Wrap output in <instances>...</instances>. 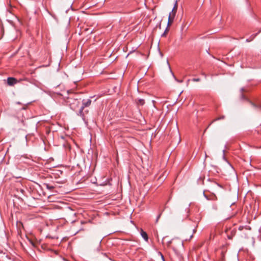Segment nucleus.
Instances as JSON below:
<instances>
[{
	"mask_svg": "<svg viewBox=\"0 0 261 261\" xmlns=\"http://www.w3.org/2000/svg\"><path fill=\"white\" fill-rule=\"evenodd\" d=\"M31 244L33 246H35V244L32 241H30Z\"/></svg>",
	"mask_w": 261,
	"mask_h": 261,
	"instance_id": "nucleus-21",
	"label": "nucleus"
},
{
	"mask_svg": "<svg viewBox=\"0 0 261 261\" xmlns=\"http://www.w3.org/2000/svg\"><path fill=\"white\" fill-rule=\"evenodd\" d=\"M175 80L178 83H182L183 82L182 80H177L175 77H174Z\"/></svg>",
	"mask_w": 261,
	"mask_h": 261,
	"instance_id": "nucleus-18",
	"label": "nucleus"
},
{
	"mask_svg": "<svg viewBox=\"0 0 261 261\" xmlns=\"http://www.w3.org/2000/svg\"><path fill=\"white\" fill-rule=\"evenodd\" d=\"M224 118H225V116H221L219 118H216L214 121H217V120H220V119H223Z\"/></svg>",
	"mask_w": 261,
	"mask_h": 261,
	"instance_id": "nucleus-16",
	"label": "nucleus"
},
{
	"mask_svg": "<svg viewBox=\"0 0 261 261\" xmlns=\"http://www.w3.org/2000/svg\"><path fill=\"white\" fill-rule=\"evenodd\" d=\"M223 159H224V160L226 161V158H225V157L224 154V155H223Z\"/></svg>",
	"mask_w": 261,
	"mask_h": 261,
	"instance_id": "nucleus-22",
	"label": "nucleus"
},
{
	"mask_svg": "<svg viewBox=\"0 0 261 261\" xmlns=\"http://www.w3.org/2000/svg\"><path fill=\"white\" fill-rule=\"evenodd\" d=\"M202 74L204 75V76H206V75L204 73H202Z\"/></svg>",
	"mask_w": 261,
	"mask_h": 261,
	"instance_id": "nucleus-25",
	"label": "nucleus"
},
{
	"mask_svg": "<svg viewBox=\"0 0 261 261\" xmlns=\"http://www.w3.org/2000/svg\"><path fill=\"white\" fill-rule=\"evenodd\" d=\"M7 82L9 85L12 86L16 83V80L13 77H8L7 79Z\"/></svg>",
	"mask_w": 261,
	"mask_h": 261,
	"instance_id": "nucleus-3",
	"label": "nucleus"
},
{
	"mask_svg": "<svg viewBox=\"0 0 261 261\" xmlns=\"http://www.w3.org/2000/svg\"><path fill=\"white\" fill-rule=\"evenodd\" d=\"M162 257L163 259L164 260V257H163V255H162Z\"/></svg>",
	"mask_w": 261,
	"mask_h": 261,
	"instance_id": "nucleus-24",
	"label": "nucleus"
},
{
	"mask_svg": "<svg viewBox=\"0 0 261 261\" xmlns=\"http://www.w3.org/2000/svg\"><path fill=\"white\" fill-rule=\"evenodd\" d=\"M175 17V14L174 13H170L168 17V24L167 27H168L173 21L174 18Z\"/></svg>",
	"mask_w": 261,
	"mask_h": 261,
	"instance_id": "nucleus-2",
	"label": "nucleus"
},
{
	"mask_svg": "<svg viewBox=\"0 0 261 261\" xmlns=\"http://www.w3.org/2000/svg\"><path fill=\"white\" fill-rule=\"evenodd\" d=\"M145 103V101L143 99H139L138 100V102H137V104L138 105H143Z\"/></svg>",
	"mask_w": 261,
	"mask_h": 261,
	"instance_id": "nucleus-10",
	"label": "nucleus"
},
{
	"mask_svg": "<svg viewBox=\"0 0 261 261\" xmlns=\"http://www.w3.org/2000/svg\"><path fill=\"white\" fill-rule=\"evenodd\" d=\"M260 32H259L258 33H256L255 34H253L252 35H251L250 36V40H253L256 36Z\"/></svg>",
	"mask_w": 261,
	"mask_h": 261,
	"instance_id": "nucleus-13",
	"label": "nucleus"
},
{
	"mask_svg": "<svg viewBox=\"0 0 261 261\" xmlns=\"http://www.w3.org/2000/svg\"><path fill=\"white\" fill-rule=\"evenodd\" d=\"M250 41H251V40L249 39H246V42H249Z\"/></svg>",
	"mask_w": 261,
	"mask_h": 261,
	"instance_id": "nucleus-20",
	"label": "nucleus"
},
{
	"mask_svg": "<svg viewBox=\"0 0 261 261\" xmlns=\"http://www.w3.org/2000/svg\"><path fill=\"white\" fill-rule=\"evenodd\" d=\"M193 82H199L200 79L199 78H194L192 79Z\"/></svg>",
	"mask_w": 261,
	"mask_h": 261,
	"instance_id": "nucleus-17",
	"label": "nucleus"
},
{
	"mask_svg": "<svg viewBox=\"0 0 261 261\" xmlns=\"http://www.w3.org/2000/svg\"><path fill=\"white\" fill-rule=\"evenodd\" d=\"M260 32H259L258 33H256L255 34H253L252 35H251L250 36V40H253L256 36Z\"/></svg>",
	"mask_w": 261,
	"mask_h": 261,
	"instance_id": "nucleus-14",
	"label": "nucleus"
},
{
	"mask_svg": "<svg viewBox=\"0 0 261 261\" xmlns=\"http://www.w3.org/2000/svg\"><path fill=\"white\" fill-rule=\"evenodd\" d=\"M177 1H176L175 3L174 7L172 9L171 12H170V13H174L175 15L176 10H177Z\"/></svg>",
	"mask_w": 261,
	"mask_h": 261,
	"instance_id": "nucleus-8",
	"label": "nucleus"
},
{
	"mask_svg": "<svg viewBox=\"0 0 261 261\" xmlns=\"http://www.w3.org/2000/svg\"><path fill=\"white\" fill-rule=\"evenodd\" d=\"M141 235L142 237L146 241H147L148 240V237L147 233L144 231L143 229L141 230Z\"/></svg>",
	"mask_w": 261,
	"mask_h": 261,
	"instance_id": "nucleus-5",
	"label": "nucleus"
},
{
	"mask_svg": "<svg viewBox=\"0 0 261 261\" xmlns=\"http://www.w3.org/2000/svg\"><path fill=\"white\" fill-rule=\"evenodd\" d=\"M168 27L166 28L165 31H164V33L162 35V36H165L166 35V34L168 32Z\"/></svg>",
	"mask_w": 261,
	"mask_h": 261,
	"instance_id": "nucleus-15",
	"label": "nucleus"
},
{
	"mask_svg": "<svg viewBox=\"0 0 261 261\" xmlns=\"http://www.w3.org/2000/svg\"><path fill=\"white\" fill-rule=\"evenodd\" d=\"M84 109V108L83 107H81L80 109V111H79V113H77V115L79 116H81L83 120H84V112H83Z\"/></svg>",
	"mask_w": 261,
	"mask_h": 261,
	"instance_id": "nucleus-6",
	"label": "nucleus"
},
{
	"mask_svg": "<svg viewBox=\"0 0 261 261\" xmlns=\"http://www.w3.org/2000/svg\"><path fill=\"white\" fill-rule=\"evenodd\" d=\"M80 104L79 101L77 99H74L73 102L70 104V106L71 109L75 110L76 108V106H78Z\"/></svg>",
	"mask_w": 261,
	"mask_h": 261,
	"instance_id": "nucleus-1",
	"label": "nucleus"
},
{
	"mask_svg": "<svg viewBox=\"0 0 261 261\" xmlns=\"http://www.w3.org/2000/svg\"><path fill=\"white\" fill-rule=\"evenodd\" d=\"M161 215H162V212L158 215V217L156 218V221H158V220L160 218V217H161Z\"/></svg>",
	"mask_w": 261,
	"mask_h": 261,
	"instance_id": "nucleus-19",
	"label": "nucleus"
},
{
	"mask_svg": "<svg viewBox=\"0 0 261 261\" xmlns=\"http://www.w3.org/2000/svg\"><path fill=\"white\" fill-rule=\"evenodd\" d=\"M192 231H193V233H192V234H191V235H190V236H189V239H188V238H185V240H186V241H187V240H191V238L193 237V234H194V233L196 232V228L193 229Z\"/></svg>",
	"mask_w": 261,
	"mask_h": 261,
	"instance_id": "nucleus-11",
	"label": "nucleus"
},
{
	"mask_svg": "<svg viewBox=\"0 0 261 261\" xmlns=\"http://www.w3.org/2000/svg\"><path fill=\"white\" fill-rule=\"evenodd\" d=\"M45 186H46V188L49 190H51L54 188V187L53 186H51L48 184H46Z\"/></svg>",
	"mask_w": 261,
	"mask_h": 261,
	"instance_id": "nucleus-12",
	"label": "nucleus"
},
{
	"mask_svg": "<svg viewBox=\"0 0 261 261\" xmlns=\"http://www.w3.org/2000/svg\"><path fill=\"white\" fill-rule=\"evenodd\" d=\"M250 103L255 109H259L261 110V105H257L255 104L254 103L249 101Z\"/></svg>",
	"mask_w": 261,
	"mask_h": 261,
	"instance_id": "nucleus-9",
	"label": "nucleus"
},
{
	"mask_svg": "<svg viewBox=\"0 0 261 261\" xmlns=\"http://www.w3.org/2000/svg\"><path fill=\"white\" fill-rule=\"evenodd\" d=\"M241 91V99L242 100H247V98L243 94V92L245 91V89L244 88H242L240 90Z\"/></svg>",
	"mask_w": 261,
	"mask_h": 261,
	"instance_id": "nucleus-7",
	"label": "nucleus"
},
{
	"mask_svg": "<svg viewBox=\"0 0 261 261\" xmlns=\"http://www.w3.org/2000/svg\"><path fill=\"white\" fill-rule=\"evenodd\" d=\"M91 100L89 99H88L86 100H83V102H82V107H83L84 108H85V107L89 106L91 105Z\"/></svg>",
	"mask_w": 261,
	"mask_h": 261,
	"instance_id": "nucleus-4",
	"label": "nucleus"
},
{
	"mask_svg": "<svg viewBox=\"0 0 261 261\" xmlns=\"http://www.w3.org/2000/svg\"><path fill=\"white\" fill-rule=\"evenodd\" d=\"M203 195H204V196L206 198H207V197L206 196V195H205L204 193H203Z\"/></svg>",
	"mask_w": 261,
	"mask_h": 261,
	"instance_id": "nucleus-23",
	"label": "nucleus"
}]
</instances>
